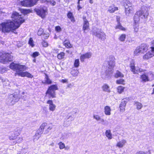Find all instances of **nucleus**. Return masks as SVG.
<instances>
[{
	"label": "nucleus",
	"mask_w": 154,
	"mask_h": 154,
	"mask_svg": "<svg viewBox=\"0 0 154 154\" xmlns=\"http://www.w3.org/2000/svg\"><path fill=\"white\" fill-rule=\"evenodd\" d=\"M11 18L14 22L11 20H8L0 24V30L2 32H8L11 30H15L19 27L25 21L21 15L16 12L12 13Z\"/></svg>",
	"instance_id": "f257e3e1"
},
{
	"label": "nucleus",
	"mask_w": 154,
	"mask_h": 154,
	"mask_svg": "<svg viewBox=\"0 0 154 154\" xmlns=\"http://www.w3.org/2000/svg\"><path fill=\"white\" fill-rule=\"evenodd\" d=\"M10 67L11 69L17 72L15 73V76L31 77V75L30 73L27 72L21 71L25 68L24 65L12 63L11 64Z\"/></svg>",
	"instance_id": "f03ea898"
},
{
	"label": "nucleus",
	"mask_w": 154,
	"mask_h": 154,
	"mask_svg": "<svg viewBox=\"0 0 154 154\" xmlns=\"http://www.w3.org/2000/svg\"><path fill=\"white\" fill-rule=\"evenodd\" d=\"M21 130L16 129L11 132V134L9 136L8 138L10 140H15L13 142V145L20 143L23 140L22 137H18L20 135Z\"/></svg>",
	"instance_id": "7ed1b4c3"
},
{
	"label": "nucleus",
	"mask_w": 154,
	"mask_h": 154,
	"mask_svg": "<svg viewBox=\"0 0 154 154\" xmlns=\"http://www.w3.org/2000/svg\"><path fill=\"white\" fill-rule=\"evenodd\" d=\"M108 66L105 72L106 76H110L113 72L115 65V58L113 56L110 57L108 61Z\"/></svg>",
	"instance_id": "20e7f679"
},
{
	"label": "nucleus",
	"mask_w": 154,
	"mask_h": 154,
	"mask_svg": "<svg viewBox=\"0 0 154 154\" xmlns=\"http://www.w3.org/2000/svg\"><path fill=\"white\" fill-rule=\"evenodd\" d=\"M13 56L10 54L4 52H0V60L3 63L12 60Z\"/></svg>",
	"instance_id": "39448f33"
},
{
	"label": "nucleus",
	"mask_w": 154,
	"mask_h": 154,
	"mask_svg": "<svg viewBox=\"0 0 154 154\" xmlns=\"http://www.w3.org/2000/svg\"><path fill=\"white\" fill-rule=\"evenodd\" d=\"M58 89V88L57 85H53L48 87L45 94H48L50 98H55L56 97L55 91Z\"/></svg>",
	"instance_id": "423d86ee"
},
{
	"label": "nucleus",
	"mask_w": 154,
	"mask_h": 154,
	"mask_svg": "<svg viewBox=\"0 0 154 154\" xmlns=\"http://www.w3.org/2000/svg\"><path fill=\"white\" fill-rule=\"evenodd\" d=\"M124 5L125 8V12L127 15L128 16L132 13L133 10L132 4L128 0H124Z\"/></svg>",
	"instance_id": "0eeeda50"
},
{
	"label": "nucleus",
	"mask_w": 154,
	"mask_h": 154,
	"mask_svg": "<svg viewBox=\"0 0 154 154\" xmlns=\"http://www.w3.org/2000/svg\"><path fill=\"white\" fill-rule=\"evenodd\" d=\"M93 35L103 41L106 39V35L101 29L96 28L93 30Z\"/></svg>",
	"instance_id": "6e6552de"
},
{
	"label": "nucleus",
	"mask_w": 154,
	"mask_h": 154,
	"mask_svg": "<svg viewBox=\"0 0 154 154\" xmlns=\"http://www.w3.org/2000/svg\"><path fill=\"white\" fill-rule=\"evenodd\" d=\"M149 8L145 6H143L142 7L140 10L138 11V12L139 13L140 15L143 16V18H146L149 15Z\"/></svg>",
	"instance_id": "1a4fd4ad"
},
{
	"label": "nucleus",
	"mask_w": 154,
	"mask_h": 154,
	"mask_svg": "<svg viewBox=\"0 0 154 154\" xmlns=\"http://www.w3.org/2000/svg\"><path fill=\"white\" fill-rule=\"evenodd\" d=\"M131 70L134 74H138L140 72H141L142 69L139 67H136L135 66V62L134 60L131 61L130 63Z\"/></svg>",
	"instance_id": "9d476101"
},
{
	"label": "nucleus",
	"mask_w": 154,
	"mask_h": 154,
	"mask_svg": "<svg viewBox=\"0 0 154 154\" xmlns=\"http://www.w3.org/2000/svg\"><path fill=\"white\" fill-rule=\"evenodd\" d=\"M151 50L148 51L143 56V59L147 60L154 56V47H151Z\"/></svg>",
	"instance_id": "9b49d317"
},
{
	"label": "nucleus",
	"mask_w": 154,
	"mask_h": 154,
	"mask_svg": "<svg viewBox=\"0 0 154 154\" xmlns=\"http://www.w3.org/2000/svg\"><path fill=\"white\" fill-rule=\"evenodd\" d=\"M35 11L36 13L37 14L42 18H45L46 16V13L47 12L46 9H45L43 8H41L39 9H35Z\"/></svg>",
	"instance_id": "f8f14e48"
},
{
	"label": "nucleus",
	"mask_w": 154,
	"mask_h": 154,
	"mask_svg": "<svg viewBox=\"0 0 154 154\" xmlns=\"http://www.w3.org/2000/svg\"><path fill=\"white\" fill-rule=\"evenodd\" d=\"M83 30L84 32L86 33L87 32V31L89 29V23L85 17H83Z\"/></svg>",
	"instance_id": "ddd939ff"
},
{
	"label": "nucleus",
	"mask_w": 154,
	"mask_h": 154,
	"mask_svg": "<svg viewBox=\"0 0 154 154\" xmlns=\"http://www.w3.org/2000/svg\"><path fill=\"white\" fill-rule=\"evenodd\" d=\"M92 54L91 52H87L82 55L80 57V60L82 62H83L86 59L89 58L91 57Z\"/></svg>",
	"instance_id": "4468645a"
},
{
	"label": "nucleus",
	"mask_w": 154,
	"mask_h": 154,
	"mask_svg": "<svg viewBox=\"0 0 154 154\" xmlns=\"http://www.w3.org/2000/svg\"><path fill=\"white\" fill-rule=\"evenodd\" d=\"M126 103L127 101L125 99H122L119 105L120 110L121 112H123L125 111Z\"/></svg>",
	"instance_id": "2eb2a0df"
},
{
	"label": "nucleus",
	"mask_w": 154,
	"mask_h": 154,
	"mask_svg": "<svg viewBox=\"0 0 154 154\" xmlns=\"http://www.w3.org/2000/svg\"><path fill=\"white\" fill-rule=\"evenodd\" d=\"M141 52V53H144L148 50V46L146 44H143L138 47Z\"/></svg>",
	"instance_id": "dca6fc26"
},
{
	"label": "nucleus",
	"mask_w": 154,
	"mask_h": 154,
	"mask_svg": "<svg viewBox=\"0 0 154 154\" xmlns=\"http://www.w3.org/2000/svg\"><path fill=\"white\" fill-rule=\"evenodd\" d=\"M47 103L49 104V109L50 111H54L56 109V106L53 103L52 100H48L47 101Z\"/></svg>",
	"instance_id": "f3484780"
},
{
	"label": "nucleus",
	"mask_w": 154,
	"mask_h": 154,
	"mask_svg": "<svg viewBox=\"0 0 154 154\" xmlns=\"http://www.w3.org/2000/svg\"><path fill=\"white\" fill-rule=\"evenodd\" d=\"M21 5L22 6L26 7H32L30 0H24L21 2Z\"/></svg>",
	"instance_id": "a211bd4d"
},
{
	"label": "nucleus",
	"mask_w": 154,
	"mask_h": 154,
	"mask_svg": "<svg viewBox=\"0 0 154 154\" xmlns=\"http://www.w3.org/2000/svg\"><path fill=\"white\" fill-rule=\"evenodd\" d=\"M48 126V125L47 123L45 122L42 123L38 130V131H39V132L43 133L44 129Z\"/></svg>",
	"instance_id": "6ab92c4d"
},
{
	"label": "nucleus",
	"mask_w": 154,
	"mask_h": 154,
	"mask_svg": "<svg viewBox=\"0 0 154 154\" xmlns=\"http://www.w3.org/2000/svg\"><path fill=\"white\" fill-rule=\"evenodd\" d=\"M141 16L140 15L139 13L137 11L135 14L134 17V24H138V22L140 21V17Z\"/></svg>",
	"instance_id": "aec40b11"
},
{
	"label": "nucleus",
	"mask_w": 154,
	"mask_h": 154,
	"mask_svg": "<svg viewBox=\"0 0 154 154\" xmlns=\"http://www.w3.org/2000/svg\"><path fill=\"white\" fill-rule=\"evenodd\" d=\"M111 109L109 106H106L104 107V113L106 115H110L111 114Z\"/></svg>",
	"instance_id": "412c9836"
},
{
	"label": "nucleus",
	"mask_w": 154,
	"mask_h": 154,
	"mask_svg": "<svg viewBox=\"0 0 154 154\" xmlns=\"http://www.w3.org/2000/svg\"><path fill=\"white\" fill-rule=\"evenodd\" d=\"M105 135L108 139H111L112 138V134L110 130H106L105 132Z\"/></svg>",
	"instance_id": "4be33fe9"
},
{
	"label": "nucleus",
	"mask_w": 154,
	"mask_h": 154,
	"mask_svg": "<svg viewBox=\"0 0 154 154\" xmlns=\"http://www.w3.org/2000/svg\"><path fill=\"white\" fill-rule=\"evenodd\" d=\"M43 84H44L50 85L52 83L51 80L49 78H45L44 80L42 81Z\"/></svg>",
	"instance_id": "5701e85b"
},
{
	"label": "nucleus",
	"mask_w": 154,
	"mask_h": 154,
	"mask_svg": "<svg viewBox=\"0 0 154 154\" xmlns=\"http://www.w3.org/2000/svg\"><path fill=\"white\" fill-rule=\"evenodd\" d=\"M126 143V141L125 140H123L121 141L118 142L117 143L116 146L119 148L122 147Z\"/></svg>",
	"instance_id": "b1692460"
},
{
	"label": "nucleus",
	"mask_w": 154,
	"mask_h": 154,
	"mask_svg": "<svg viewBox=\"0 0 154 154\" xmlns=\"http://www.w3.org/2000/svg\"><path fill=\"white\" fill-rule=\"evenodd\" d=\"M102 88L103 91L108 92H110V91L109 88V87L106 84H104L102 87Z\"/></svg>",
	"instance_id": "393cba45"
},
{
	"label": "nucleus",
	"mask_w": 154,
	"mask_h": 154,
	"mask_svg": "<svg viewBox=\"0 0 154 154\" xmlns=\"http://www.w3.org/2000/svg\"><path fill=\"white\" fill-rule=\"evenodd\" d=\"M41 132H39V131H38V130H37L36 131L35 134L34 136V140H37L40 137V135L42 134Z\"/></svg>",
	"instance_id": "a878e982"
},
{
	"label": "nucleus",
	"mask_w": 154,
	"mask_h": 154,
	"mask_svg": "<svg viewBox=\"0 0 154 154\" xmlns=\"http://www.w3.org/2000/svg\"><path fill=\"white\" fill-rule=\"evenodd\" d=\"M118 10V8L117 7L113 6H111L109 7L108 11L110 13H112L114 12L115 11L117 10Z\"/></svg>",
	"instance_id": "bb28decb"
},
{
	"label": "nucleus",
	"mask_w": 154,
	"mask_h": 154,
	"mask_svg": "<svg viewBox=\"0 0 154 154\" xmlns=\"http://www.w3.org/2000/svg\"><path fill=\"white\" fill-rule=\"evenodd\" d=\"M63 44L67 48H70L72 47L68 39H66L63 42Z\"/></svg>",
	"instance_id": "cd10ccee"
},
{
	"label": "nucleus",
	"mask_w": 154,
	"mask_h": 154,
	"mask_svg": "<svg viewBox=\"0 0 154 154\" xmlns=\"http://www.w3.org/2000/svg\"><path fill=\"white\" fill-rule=\"evenodd\" d=\"M67 17L68 18L71 20V21L74 22L75 20L72 14L70 12H69L67 14Z\"/></svg>",
	"instance_id": "c85d7f7f"
},
{
	"label": "nucleus",
	"mask_w": 154,
	"mask_h": 154,
	"mask_svg": "<svg viewBox=\"0 0 154 154\" xmlns=\"http://www.w3.org/2000/svg\"><path fill=\"white\" fill-rule=\"evenodd\" d=\"M154 76L153 74L151 72H149L148 73H146L141 75V77H152Z\"/></svg>",
	"instance_id": "c756f323"
},
{
	"label": "nucleus",
	"mask_w": 154,
	"mask_h": 154,
	"mask_svg": "<svg viewBox=\"0 0 154 154\" xmlns=\"http://www.w3.org/2000/svg\"><path fill=\"white\" fill-rule=\"evenodd\" d=\"M125 88L124 87L121 86H119L117 88V92L119 94H121L124 91Z\"/></svg>",
	"instance_id": "7c9ffc66"
},
{
	"label": "nucleus",
	"mask_w": 154,
	"mask_h": 154,
	"mask_svg": "<svg viewBox=\"0 0 154 154\" xmlns=\"http://www.w3.org/2000/svg\"><path fill=\"white\" fill-rule=\"evenodd\" d=\"M115 29H119L122 30H125V29L124 27H123L121 24L119 22L118 23V24L115 27Z\"/></svg>",
	"instance_id": "2f4dec72"
},
{
	"label": "nucleus",
	"mask_w": 154,
	"mask_h": 154,
	"mask_svg": "<svg viewBox=\"0 0 154 154\" xmlns=\"http://www.w3.org/2000/svg\"><path fill=\"white\" fill-rule=\"evenodd\" d=\"M141 53L139 48L137 47L134 51V56H138Z\"/></svg>",
	"instance_id": "473e14b6"
},
{
	"label": "nucleus",
	"mask_w": 154,
	"mask_h": 154,
	"mask_svg": "<svg viewBox=\"0 0 154 154\" xmlns=\"http://www.w3.org/2000/svg\"><path fill=\"white\" fill-rule=\"evenodd\" d=\"M134 31V32H137L139 30L138 24H134L133 25Z\"/></svg>",
	"instance_id": "72a5a7b5"
},
{
	"label": "nucleus",
	"mask_w": 154,
	"mask_h": 154,
	"mask_svg": "<svg viewBox=\"0 0 154 154\" xmlns=\"http://www.w3.org/2000/svg\"><path fill=\"white\" fill-rule=\"evenodd\" d=\"M116 83L118 84L125 85V81L123 79H119L116 81Z\"/></svg>",
	"instance_id": "f704fd0d"
},
{
	"label": "nucleus",
	"mask_w": 154,
	"mask_h": 154,
	"mask_svg": "<svg viewBox=\"0 0 154 154\" xmlns=\"http://www.w3.org/2000/svg\"><path fill=\"white\" fill-rule=\"evenodd\" d=\"M126 38V35L125 34H122L119 37V39L121 42H124Z\"/></svg>",
	"instance_id": "c9c22d12"
},
{
	"label": "nucleus",
	"mask_w": 154,
	"mask_h": 154,
	"mask_svg": "<svg viewBox=\"0 0 154 154\" xmlns=\"http://www.w3.org/2000/svg\"><path fill=\"white\" fill-rule=\"evenodd\" d=\"M124 75L120 71H117L115 77H123Z\"/></svg>",
	"instance_id": "e433bc0d"
},
{
	"label": "nucleus",
	"mask_w": 154,
	"mask_h": 154,
	"mask_svg": "<svg viewBox=\"0 0 154 154\" xmlns=\"http://www.w3.org/2000/svg\"><path fill=\"white\" fill-rule=\"evenodd\" d=\"M64 55L65 53L63 52H61L57 55V57L58 59L60 60L63 58Z\"/></svg>",
	"instance_id": "4c0bfd02"
},
{
	"label": "nucleus",
	"mask_w": 154,
	"mask_h": 154,
	"mask_svg": "<svg viewBox=\"0 0 154 154\" xmlns=\"http://www.w3.org/2000/svg\"><path fill=\"white\" fill-rule=\"evenodd\" d=\"M135 104L137 109L138 110L140 109L142 107V104L139 102H137Z\"/></svg>",
	"instance_id": "58836bf2"
},
{
	"label": "nucleus",
	"mask_w": 154,
	"mask_h": 154,
	"mask_svg": "<svg viewBox=\"0 0 154 154\" xmlns=\"http://www.w3.org/2000/svg\"><path fill=\"white\" fill-rule=\"evenodd\" d=\"M150 150H148V151L146 152L139 151L137 152L135 154H150Z\"/></svg>",
	"instance_id": "ea45409f"
},
{
	"label": "nucleus",
	"mask_w": 154,
	"mask_h": 154,
	"mask_svg": "<svg viewBox=\"0 0 154 154\" xmlns=\"http://www.w3.org/2000/svg\"><path fill=\"white\" fill-rule=\"evenodd\" d=\"M58 144L59 146V148L61 149H64L65 148V145L64 143H62L61 142H60Z\"/></svg>",
	"instance_id": "a19ab883"
},
{
	"label": "nucleus",
	"mask_w": 154,
	"mask_h": 154,
	"mask_svg": "<svg viewBox=\"0 0 154 154\" xmlns=\"http://www.w3.org/2000/svg\"><path fill=\"white\" fill-rule=\"evenodd\" d=\"M79 59H76L75 60L74 63V66L75 67H77L79 66Z\"/></svg>",
	"instance_id": "79ce46f5"
},
{
	"label": "nucleus",
	"mask_w": 154,
	"mask_h": 154,
	"mask_svg": "<svg viewBox=\"0 0 154 154\" xmlns=\"http://www.w3.org/2000/svg\"><path fill=\"white\" fill-rule=\"evenodd\" d=\"M52 129V127L51 126H49L47 127V129L45 130V132L44 133V134H47L48 133L49 131L51 130Z\"/></svg>",
	"instance_id": "37998d69"
},
{
	"label": "nucleus",
	"mask_w": 154,
	"mask_h": 154,
	"mask_svg": "<svg viewBox=\"0 0 154 154\" xmlns=\"http://www.w3.org/2000/svg\"><path fill=\"white\" fill-rule=\"evenodd\" d=\"M40 55L39 53L38 52H34L32 56L34 58H35V57L38 56Z\"/></svg>",
	"instance_id": "c03bdc74"
},
{
	"label": "nucleus",
	"mask_w": 154,
	"mask_h": 154,
	"mask_svg": "<svg viewBox=\"0 0 154 154\" xmlns=\"http://www.w3.org/2000/svg\"><path fill=\"white\" fill-rule=\"evenodd\" d=\"M30 3L32 7L37 3L38 0H30Z\"/></svg>",
	"instance_id": "a18cd8bd"
},
{
	"label": "nucleus",
	"mask_w": 154,
	"mask_h": 154,
	"mask_svg": "<svg viewBox=\"0 0 154 154\" xmlns=\"http://www.w3.org/2000/svg\"><path fill=\"white\" fill-rule=\"evenodd\" d=\"M29 44L32 47H33L34 46V44H33V42L32 39V38H30L29 39Z\"/></svg>",
	"instance_id": "49530a36"
},
{
	"label": "nucleus",
	"mask_w": 154,
	"mask_h": 154,
	"mask_svg": "<svg viewBox=\"0 0 154 154\" xmlns=\"http://www.w3.org/2000/svg\"><path fill=\"white\" fill-rule=\"evenodd\" d=\"M78 71L76 70H73L71 71V74L72 75H73V76H76L77 75V74L78 73H77V72Z\"/></svg>",
	"instance_id": "de8ad7c7"
},
{
	"label": "nucleus",
	"mask_w": 154,
	"mask_h": 154,
	"mask_svg": "<svg viewBox=\"0 0 154 154\" xmlns=\"http://www.w3.org/2000/svg\"><path fill=\"white\" fill-rule=\"evenodd\" d=\"M43 32V30L42 29L40 28L39 29L38 32V35L40 36L42 34Z\"/></svg>",
	"instance_id": "09e8293b"
},
{
	"label": "nucleus",
	"mask_w": 154,
	"mask_h": 154,
	"mask_svg": "<svg viewBox=\"0 0 154 154\" xmlns=\"http://www.w3.org/2000/svg\"><path fill=\"white\" fill-rule=\"evenodd\" d=\"M12 97L14 98L13 99L12 101L13 100H15L19 98V96L17 94H14L13 95Z\"/></svg>",
	"instance_id": "8fccbe9b"
},
{
	"label": "nucleus",
	"mask_w": 154,
	"mask_h": 154,
	"mask_svg": "<svg viewBox=\"0 0 154 154\" xmlns=\"http://www.w3.org/2000/svg\"><path fill=\"white\" fill-rule=\"evenodd\" d=\"M48 2L52 6L55 5L56 3L55 1L54 0H50L48 1Z\"/></svg>",
	"instance_id": "3c124183"
},
{
	"label": "nucleus",
	"mask_w": 154,
	"mask_h": 154,
	"mask_svg": "<svg viewBox=\"0 0 154 154\" xmlns=\"http://www.w3.org/2000/svg\"><path fill=\"white\" fill-rule=\"evenodd\" d=\"M93 117L97 121L100 120L101 119L100 117L98 115H94Z\"/></svg>",
	"instance_id": "603ef678"
},
{
	"label": "nucleus",
	"mask_w": 154,
	"mask_h": 154,
	"mask_svg": "<svg viewBox=\"0 0 154 154\" xmlns=\"http://www.w3.org/2000/svg\"><path fill=\"white\" fill-rule=\"evenodd\" d=\"M42 45L43 47H46L48 46V43L45 41H43L42 42Z\"/></svg>",
	"instance_id": "864d4df0"
},
{
	"label": "nucleus",
	"mask_w": 154,
	"mask_h": 154,
	"mask_svg": "<svg viewBox=\"0 0 154 154\" xmlns=\"http://www.w3.org/2000/svg\"><path fill=\"white\" fill-rule=\"evenodd\" d=\"M55 30L57 32H59L61 31V29L59 26H57L55 28Z\"/></svg>",
	"instance_id": "5fc2aeb1"
},
{
	"label": "nucleus",
	"mask_w": 154,
	"mask_h": 154,
	"mask_svg": "<svg viewBox=\"0 0 154 154\" xmlns=\"http://www.w3.org/2000/svg\"><path fill=\"white\" fill-rule=\"evenodd\" d=\"M142 81L143 82H146L149 80L148 78H142Z\"/></svg>",
	"instance_id": "6e6d98bb"
},
{
	"label": "nucleus",
	"mask_w": 154,
	"mask_h": 154,
	"mask_svg": "<svg viewBox=\"0 0 154 154\" xmlns=\"http://www.w3.org/2000/svg\"><path fill=\"white\" fill-rule=\"evenodd\" d=\"M60 82L62 83H67L68 82V80L66 79H65L61 80Z\"/></svg>",
	"instance_id": "4d7b16f0"
},
{
	"label": "nucleus",
	"mask_w": 154,
	"mask_h": 154,
	"mask_svg": "<svg viewBox=\"0 0 154 154\" xmlns=\"http://www.w3.org/2000/svg\"><path fill=\"white\" fill-rule=\"evenodd\" d=\"M44 35H45L44 37V38L45 39H47L49 37V34L48 33L47 34L45 33L44 34Z\"/></svg>",
	"instance_id": "13d9d810"
},
{
	"label": "nucleus",
	"mask_w": 154,
	"mask_h": 154,
	"mask_svg": "<svg viewBox=\"0 0 154 154\" xmlns=\"http://www.w3.org/2000/svg\"><path fill=\"white\" fill-rule=\"evenodd\" d=\"M29 10H24V14H27V13H29Z\"/></svg>",
	"instance_id": "bf43d9fd"
},
{
	"label": "nucleus",
	"mask_w": 154,
	"mask_h": 154,
	"mask_svg": "<svg viewBox=\"0 0 154 154\" xmlns=\"http://www.w3.org/2000/svg\"><path fill=\"white\" fill-rule=\"evenodd\" d=\"M152 87H154V88H153L152 92L151 94H154V84L152 85Z\"/></svg>",
	"instance_id": "052dcab7"
},
{
	"label": "nucleus",
	"mask_w": 154,
	"mask_h": 154,
	"mask_svg": "<svg viewBox=\"0 0 154 154\" xmlns=\"http://www.w3.org/2000/svg\"><path fill=\"white\" fill-rule=\"evenodd\" d=\"M53 52H54V51L56 53H57V52H58V50L57 49H53Z\"/></svg>",
	"instance_id": "680f3d73"
},
{
	"label": "nucleus",
	"mask_w": 154,
	"mask_h": 154,
	"mask_svg": "<svg viewBox=\"0 0 154 154\" xmlns=\"http://www.w3.org/2000/svg\"><path fill=\"white\" fill-rule=\"evenodd\" d=\"M116 19H117V21L118 22V23H119V21L120 20V18L119 17H118L117 16L116 17Z\"/></svg>",
	"instance_id": "e2e57ef3"
},
{
	"label": "nucleus",
	"mask_w": 154,
	"mask_h": 154,
	"mask_svg": "<svg viewBox=\"0 0 154 154\" xmlns=\"http://www.w3.org/2000/svg\"><path fill=\"white\" fill-rule=\"evenodd\" d=\"M89 2L91 4L93 3V0H90Z\"/></svg>",
	"instance_id": "0e129e2a"
},
{
	"label": "nucleus",
	"mask_w": 154,
	"mask_h": 154,
	"mask_svg": "<svg viewBox=\"0 0 154 154\" xmlns=\"http://www.w3.org/2000/svg\"><path fill=\"white\" fill-rule=\"evenodd\" d=\"M78 7H79V9H81L82 8V7H81L79 5H78Z\"/></svg>",
	"instance_id": "69168bd1"
},
{
	"label": "nucleus",
	"mask_w": 154,
	"mask_h": 154,
	"mask_svg": "<svg viewBox=\"0 0 154 154\" xmlns=\"http://www.w3.org/2000/svg\"><path fill=\"white\" fill-rule=\"evenodd\" d=\"M80 1H79V0H78V5H79V3H80Z\"/></svg>",
	"instance_id": "338daca9"
},
{
	"label": "nucleus",
	"mask_w": 154,
	"mask_h": 154,
	"mask_svg": "<svg viewBox=\"0 0 154 154\" xmlns=\"http://www.w3.org/2000/svg\"><path fill=\"white\" fill-rule=\"evenodd\" d=\"M35 60H36L35 59H34L33 61L34 62H35Z\"/></svg>",
	"instance_id": "774afa93"
}]
</instances>
